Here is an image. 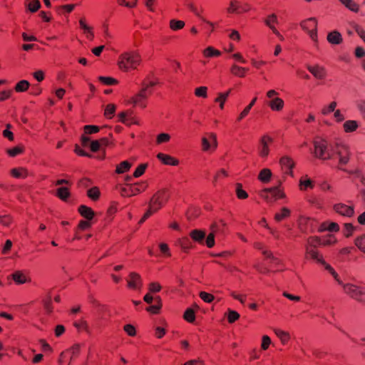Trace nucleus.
<instances>
[{"mask_svg": "<svg viewBox=\"0 0 365 365\" xmlns=\"http://www.w3.org/2000/svg\"><path fill=\"white\" fill-rule=\"evenodd\" d=\"M141 61L142 58L138 51H128L118 56V66L121 71L128 72L137 69Z\"/></svg>", "mask_w": 365, "mask_h": 365, "instance_id": "obj_1", "label": "nucleus"}, {"mask_svg": "<svg viewBox=\"0 0 365 365\" xmlns=\"http://www.w3.org/2000/svg\"><path fill=\"white\" fill-rule=\"evenodd\" d=\"M155 79H145L142 84L140 91L133 97V103L135 106L145 108L147 106L146 100L153 93V88L157 85Z\"/></svg>", "mask_w": 365, "mask_h": 365, "instance_id": "obj_2", "label": "nucleus"}, {"mask_svg": "<svg viewBox=\"0 0 365 365\" xmlns=\"http://www.w3.org/2000/svg\"><path fill=\"white\" fill-rule=\"evenodd\" d=\"M314 144V155L323 160H330L333 158L331 152L334 153L336 148H333L328 143L327 140L321 137H317L313 141Z\"/></svg>", "mask_w": 365, "mask_h": 365, "instance_id": "obj_3", "label": "nucleus"}, {"mask_svg": "<svg viewBox=\"0 0 365 365\" xmlns=\"http://www.w3.org/2000/svg\"><path fill=\"white\" fill-rule=\"evenodd\" d=\"M308 243L309 246L306 247L307 255H309L312 259L324 265L325 269L328 270L334 278H336L337 273L329 264H327L322 259V257L317 251L314 250V248L316 247L317 244H316L314 237L310 238L308 241Z\"/></svg>", "mask_w": 365, "mask_h": 365, "instance_id": "obj_4", "label": "nucleus"}, {"mask_svg": "<svg viewBox=\"0 0 365 365\" xmlns=\"http://www.w3.org/2000/svg\"><path fill=\"white\" fill-rule=\"evenodd\" d=\"M343 287L344 292L351 298L365 304V289L352 284H344L339 278H334Z\"/></svg>", "mask_w": 365, "mask_h": 365, "instance_id": "obj_5", "label": "nucleus"}, {"mask_svg": "<svg viewBox=\"0 0 365 365\" xmlns=\"http://www.w3.org/2000/svg\"><path fill=\"white\" fill-rule=\"evenodd\" d=\"M147 183L145 182H140L134 184H126L120 189V194L123 197H132L136 195L147 188Z\"/></svg>", "mask_w": 365, "mask_h": 365, "instance_id": "obj_6", "label": "nucleus"}, {"mask_svg": "<svg viewBox=\"0 0 365 365\" xmlns=\"http://www.w3.org/2000/svg\"><path fill=\"white\" fill-rule=\"evenodd\" d=\"M168 199L169 193L167 190H159L151 197L149 205H151L152 209L159 210Z\"/></svg>", "mask_w": 365, "mask_h": 365, "instance_id": "obj_7", "label": "nucleus"}, {"mask_svg": "<svg viewBox=\"0 0 365 365\" xmlns=\"http://www.w3.org/2000/svg\"><path fill=\"white\" fill-rule=\"evenodd\" d=\"M217 138L213 134H210L202 138V150L207 153H212L217 149Z\"/></svg>", "mask_w": 365, "mask_h": 365, "instance_id": "obj_8", "label": "nucleus"}, {"mask_svg": "<svg viewBox=\"0 0 365 365\" xmlns=\"http://www.w3.org/2000/svg\"><path fill=\"white\" fill-rule=\"evenodd\" d=\"M301 27L308 32L310 38L313 41L317 40V20L314 17H311L305 21H303L300 24Z\"/></svg>", "mask_w": 365, "mask_h": 365, "instance_id": "obj_9", "label": "nucleus"}, {"mask_svg": "<svg viewBox=\"0 0 365 365\" xmlns=\"http://www.w3.org/2000/svg\"><path fill=\"white\" fill-rule=\"evenodd\" d=\"M128 287L131 289H140L143 287V279L141 276L135 272L129 274L127 278Z\"/></svg>", "mask_w": 365, "mask_h": 365, "instance_id": "obj_10", "label": "nucleus"}, {"mask_svg": "<svg viewBox=\"0 0 365 365\" xmlns=\"http://www.w3.org/2000/svg\"><path fill=\"white\" fill-rule=\"evenodd\" d=\"M261 196L268 202H272L273 197L282 198L284 197V195L278 189L277 187H274L263 190L261 193Z\"/></svg>", "mask_w": 365, "mask_h": 365, "instance_id": "obj_11", "label": "nucleus"}, {"mask_svg": "<svg viewBox=\"0 0 365 365\" xmlns=\"http://www.w3.org/2000/svg\"><path fill=\"white\" fill-rule=\"evenodd\" d=\"M334 153L339 158V162L341 165H346L349 160V151L346 145H336Z\"/></svg>", "mask_w": 365, "mask_h": 365, "instance_id": "obj_12", "label": "nucleus"}, {"mask_svg": "<svg viewBox=\"0 0 365 365\" xmlns=\"http://www.w3.org/2000/svg\"><path fill=\"white\" fill-rule=\"evenodd\" d=\"M334 210L339 214L346 217H351L354 213V207L343 203L334 205Z\"/></svg>", "mask_w": 365, "mask_h": 365, "instance_id": "obj_13", "label": "nucleus"}, {"mask_svg": "<svg viewBox=\"0 0 365 365\" xmlns=\"http://www.w3.org/2000/svg\"><path fill=\"white\" fill-rule=\"evenodd\" d=\"M79 26L86 38L89 41H93L94 38L93 29L86 23L85 18L80 19Z\"/></svg>", "mask_w": 365, "mask_h": 365, "instance_id": "obj_14", "label": "nucleus"}, {"mask_svg": "<svg viewBox=\"0 0 365 365\" xmlns=\"http://www.w3.org/2000/svg\"><path fill=\"white\" fill-rule=\"evenodd\" d=\"M156 157L163 164L166 165L177 166L180 163L177 158L163 153H158Z\"/></svg>", "mask_w": 365, "mask_h": 365, "instance_id": "obj_15", "label": "nucleus"}, {"mask_svg": "<svg viewBox=\"0 0 365 365\" xmlns=\"http://www.w3.org/2000/svg\"><path fill=\"white\" fill-rule=\"evenodd\" d=\"M176 244L179 246L183 252L187 253L189 251L194 248V245L191 240L188 237H182L179 238Z\"/></svg>", "mask_w": 365, "mask_h": 365, "instance_id": "obj_16", "label": "nucleus"}, {"mask_svg": "<svg viewBox=\"0 0 365 365\" xmlns=\"http://www.w3.org/2000/svg\"><path fill=\"white\" fill-rule=\"evenodd\" d=\"M268 142H272V138L264 135L260 140V146L259 148V152L262 157L265 158L269 154Z\"/></svg>", "mask_w": 365, "mask_h": 365, "instance_id": "obj_17", "label": "nucleus"}, {"mask_svg": "<svg viewBox=\"0 0 365 365\" xmlns=\"http://www.w3.org/2000/svg\"><path fill=\"white\" fill-rule=\"evenodd\" d=\"M11 278L16 284H23L30 281L29 277L23 271H16L11 274Z\"/></svg>", "mask_w": 365, "mask_h": 365, "instance_id": "obj_18", "label": "nucleus"}, {"mask_svg": "<svg viewBox=\"0 0 365 365\" xmlns=\"http://www.w3.org/2000/svg\"><path fill=\"white\" fill-rule=\"evenodd\" d=\"M279 163L282 165V169L284 170V173L288 175L292 174V168L294 167V163L292 159L287 156H284L281 158Z\"/></svg>", "mask_w": 365, "mask_h": 365, "instance_id": "obj_19", "label": "nucleus"}, {"mask_svg": "<svg viewBox=\"0 0 365 365\" xmlns=\"http://www.w3.org/2000/svg\"><path fill=\"white\" fill-rule=\"evenodd\" d=\"M78 211L79 214L87 220H91L95 215L94 211L90 207L84 205H80L78 208Z\"/></svg>", "mask_w": 365, "mask_h": 365, "instance_id": "obj_20", "label": "nucleus"}, {"mask_svg": "<svg viewBox=\"0 0 365 365\" xmlns=\"http://www.w3.org/2000/svg\"><path fill=\"white\" fill-rule=\"evenodd\" d=\"M307 69L316 78L323 79L325 76L324 68L319 65L314 66H307Z\"/></svg>", "mask_w": 365, "mask_h": 365, "instance_id": "obj_21", "label": "nucleus"}, {"mask_svg": "<svg viewBox=\"0 0 365 365\" xmlns=\"http://www.w3.org/2000/svg\"><path fill=\"white\" fill-rule=\"evenodd\" d=\"M206 233L201 230H192L190 232V238L195 242L202 244L205 237Z\"/></svg>", "mask_w": 365, "mask_h": 365, "instance_id": "obj_22", "label": "nucleus"}, {"mask_svg": "<svg viewBox=\"0 0 365 365\" xmlns=\"http://www.w3.org/2000/svg\"><path fill=\"white\" fill-rule=\"evenodd\" d=\"M10 173L12 177L16 179H25L29 175V171L23 167L15 168L11 170Z\"/></svg>", "mask_w": 365, "mask_h": 365, "instance_id": "obj_23", "label": "nucleus"}, {"mask_svg": "<svg viewBox=\"0 0 365 365\" xmlns=\"http://www.w3.org/2000/svg\"><path fill=\"white\" fill-rule=\"evenodd\" d=\"M327 41L331 44L338 45L342 42V36L337 31H332L327 34Z\"/></svg>", "mask_w": 365, "mask_h": 365, "instance_id": "obj_24", "label": "nucleus"}, {"mask_svg": "<svg viewBox=\"0 0 365 365\" xmlns=\"http://www.w3.org/2000/svg\"><path fill=\"white\" fill-rule=\"evenodd\" d=\"M202 55L205 58H217L221 55V51L212 46H208L202 51Z\"/></svg>", "mask_w": 365, "mask_h": 365, "instance_id": "obj_25", "label": "nucleus"}, {"mask_svg": "<svg viewBox=\"0 0 365 365\" xmlns=\"http://www.w3.org/2000/svg\"><path fill=\"white\" fill-rule=\"evenodd\" d=\"M70 195V191L66 187H61L56 190V196L63 201H66Z\"/></svg>", "mask_w": 365, "mask_h": 365, "instance_id": "obj_26", "label": "nucleus"}, {"mask_svg": "<svg viewBox=\"0 0 365 365\" xmlns=\"http://www.w3.org/2000/svg\"><path fill=\"white\" fill-rule=\"evenodd\" d=\"M30 86V83L26 80H21L14 86V91L16 93H22L26 91Z\"/></svg>", "mask_w": 365, "mask_h": 365, "instance_id": "obj_27", "label": "nucleus"}, {"mask_svg": "<svg viewBox=\"0 0 365 365\" xmlns=\"http://www.w3.org/2000/svg\"><path fill=\"white\" fill-rule=\"evenodd\" d=\"M131 168V163L127 160L121 162L116 166L115 173L123 174L128 172Z\"/></svg>", "mask_w": 365, "mask_h": 365, "instance_id": "obj_28", "label": "nucleus"}, {"mask_svg": "<svg viewBox=\"0 0 365 365\" xmlns=\"http://www.w3.org/2000/svg\"><path fill=\"white\" fill-rule=\"evenodd\" d=\"M101 195L100 190L98 187H93L88 190L87 196L93 201H97Z\"/></svg>", "mask_w": 365, "mask_h": 365, "instance_id": "obj_29", "label": "nucleus"}, {"mask_svg": "<svg viewBox=\"0 0 365 365\" xmlns=\"http://www.w3.org/2000/svg\"><path fill=\"white\" fill-rule=\"evenodd\" d=\"M185 24L183 21L171 19L169 23L170 29L173 31H178L184 28Z\"/></svg>", "mask_w": 365, "mask_h": 365, "instance_id": "obj_30", "label": "nucleus"}, {"mask_svg": "<svg viewBox=\"0 0 365 365\" xmlns=\"http://www.w3.org/2000/svg\"><path fill=\"white\" fill-rule=\"evenodd\" d=\"M284 101L279 98H273L270 103L269 106L272 110H279L283 108Z\"/></svg>", "mask_w": 365, "mask_h": 365, "instance_id": "obj_31", "label": "nucleus"}, {"mask_svg": "<svg viewBox=\"0 0 365 365\" xmlns=\"http://www.w3.org/2000/svg\"><path fill=\"white\" fill-rule=\"evenodd\" d=\"M207 91V86H200L195 89L194 94L197 98H207L208 96Z\"/></svg>", "mask_w": 365, "mask_h": 365, "instance_id": "obj_32", "label": "nucleus"}, {"mask_svg": "<svg viewBox=\"0 0 365 365\" xmlns=\"http://www.w3.org/2000/svg\"><path fill=\"white\" fill-rule=\"evenodd\" d=\"M200 209L197 207H190L187 211V217L189 220H193L200 215Z\"/></svg>", "mask_w": 365, "mask_h": 365, "instance_id": "obj_33", "label": "nucleus"}, {"mask_svg": "<svg viewBox=\"0 0 365 365\" xmlns=\"http://www.w3.org/2000/svg\"><path fill=\"white\" fill-rule=\"evenodd\" d=\"M227 171L225 169L220 170L214 177V185L215 186H217L218 183L221 182L222 179L227 178Z\"/></svg>", "mask_w": 365, "mask_h": 365, "instance_id": "obj_34", "label": "nucleus"}, {"mask_svg": "<svg viewBox=\"0 0 365 365\" xmlns=\"http://www.w3.org/2000/svg\"><path fill=\"white\" fill-rule=\"evenodd\" d=\"M228 97V91L219 93L215 101L219 104L220 109H224L225 103Z\"/></svg>", "mask_w": 365, "mask_h": 365, "instance_id": "obj_35", "label": "nucleus"}, {"mask_svg": "<svg viewBox=\"0 0 365 365\" xmlns=\"http://www.w3.org/2000/svg\"><path fill=\"white\" fill-rule=\"evenodd\" d=\"M43 306L47 314H51L53 311V307L52 305V300L51 295H48L47 298L43 300Z\"/></svg>", "mask_w": 365, "mask_h": 365, "instance_id": "obj_36", "label": "nucleus"}, {"mask_svg": "<svg viewBox=\"0 0 365 365\" xmlns=\"http://www.w3.org/2000/svg\"><path fill=\"white\" fill-rule=\"evenodd\" d=\"M347 9L354 12H358L359 6L353 0H339Z\"/></svg>", "mask_w": 365, "mask_h": 365, "instance_id": "obj_37", "label": "nucleus"}, {"mask_svg": "<svg viewBox=\"0 0 365 365\" xmlns=\"http://www.w3.org/2000/svg\"><path fill=\"white\" fill-rule=\"evenodd\" d=\"M339 227L336 222H330V223H324L320 229V231L329 230L330 232H336L338 231Z\"/></svg>", "mask_w": 365, "mask_h": 365, "instance_id": "obj_38", "label": "nucleus"}, {"mask_svg": "<svg viewBox=\"0 0 365 365\" xmlns=\"http://www.w3.org/2000/svg\"><path fill=\"white\" fill-rule=\"evenodd\" d=\"M358 128V123L356 120H347L344 123V128L346 132H353Z\"/></svg>", "mask_w": 365, "mask_h": 365, "instance_id": "obj_39", "label": "nucleus"}, {"mask_svg": "<svg viewBox=\"0 0 365 365\" xmlns=\"http://www.w3.org/2000/svg\"><path fill=\"white\" fill-rule=\"evenodd\" d=\"M171 136L168 133H162L156 137V144L160 145L163 143H168L170 140Z\"/></svg>", "mask_w": 365, "mask_h": 365, "instance_id": "obj_40", "label": "nucleus"}, {"mask_svg": "<svg viewBox=\"0 0 365 365\" xmlns=\"http://www.w3.org/2000/svg\"><path fill=\"white\" fill-rule=\"evenodd\" d=\"M272 176L271 170L269 169H263L261 170L259 175V180L263 182H267L270 180Z\"/></svg>", "mask_w": 365, "mask_h": 365, "instance_id": "obj_41", "label": "nucleus"}, {"mask_svg": "<svg viewBox=\"0 0 365 365\" xmlns=\"http://www.w3.org/2000/svg\"><path fill=\"white\" fill-rule=\"evenodd\" d=\"M159 249L162 255L165 257H171V252L168 244L161 242L159 244Z\"/></svg>", "mask_w": 365, "mask_h": 365, "instance_id": "obj_42", "label": "nucleus"}, {"mask_svg": "<svg viewBox=\"0 0 365 365\" xmlns=\"http://www.w3.org/2000/svg\"><path fill=\"white\" fill-rule=\"evenodd\" d=\"M115 111V106L114 104H108L105 108L104 115L107 118H112Z\"/></svg>", "mask_w": 365, "mask_h": 365, "instance_id": "obj_43", "label": "nucleus"}, {"mask_svg": "<svg viewBox=\"0 0 365 365\" xmlns=\"http://www.w3.org/2000/svg\"><path fill=\"white\" fill-rule=\"evenodd\" d=\"M27 6L29 10L31 12L34 13L39 9L41 4L38 0H30V1L28 3Z\"/></svg>", "mask_w": 365, "mask_h": 365, "instance_id": "obj_44", "label": "nucleus"}, {"mask_svg": "<svg viewBox=\"0 0 365 365\" xmlns=\"http://www.w3.org/2000/svg\"><path fill=\"white\" fill-rule=\"evenodd\" d=\"M245 72V69L244 68L235 65L232 66V68H230V73H232L234 75L240 77L244 76Z\"/></svg>", "mask_w": 365, "mask_h": 365, "instance_id": "obj_45", "label": "nucleus"}, {"mask_svg": "<svg viewBox=\"0 0 365 365\" xmlns=\"http://www.w3.org/2000/svg\"><path fill=\"white\" fill-rule=\"evenodd\" d=\"M299 185H300L301 190H304V189H306L308 187L313 188L314 187V182L309 178H306V179L302 178L299 181Z\"/></svg>", "mask_w": 365, "mask_h": 365, "instance_id": "obj_46", "label": "nucleus"}, {"mask_svg": "<svg viewBox=\"0 0 365 365\" xmlns=\"http://www.w3.org/2000/svg\"><path fill=\"white\" fill-rule=\"evenodd\" d=\"M274 331L276 334V335L279 338H280V339L283 344H285L287 341V340L289 339V334L287 332H285V331L278 329H274Z\"/></svg>", "mask_w": 365, "mask_h": 365, "instance_id": "obj_47", "label": "nucleus"}, {"mask_svg": "<svg viewBox=\"0 0 365 365\" xmlns=\"http://www.w3.org/2000/svg\"><path fill=\"white\" fill-rule=\"evenodd\" d=\"M81 350V346L78 344H76L73 346H72L68 351L71 353V360L73 359L74 358L77 357L80 354Z\"/></svg>", "mask_w": 365, "mask_h": 365, "instance_id": "obj_48", "label": "nucleus"}, {"mask_svg": "<svg viewBox=\"0 0 365 365\" xmlns=\"http://www.w3.org/2000/svg\"><path fill=\"white\" fill-rule=\"evenodd\" d=\"M290 210L287 209V207H283L282 209L281 213H276L274 215V219L276 221L279 222L284 217H287L289 215Z\"/></svg>", "mask_w": 365, "mask_h": 365, "instance_id": "obj_49", "label": "nucleus"}, {"mask_svg": "<svg viewBox=\"0 0 365 365\" xmlns=\"http://www.w3.org/2000/svg\"><path fill=\"white\" fill-rule=\"evenodd\" d=\"M355 245L361 251L365 253V235L357 237L355 240Z\"/></svg>", "mask_w": 365, "mask_h": 365, "instance_id": "obj_50", "label": "nucleus"}, {"mask_svg": "<svg viewBox=\"0 0 365 365\" xmlns=\"http://www.w3.org/2000/svg\"><path fill=\"white\" fill-rule=\"evenodd\" d=\"M137 1L138 0H117V2L120 6L133 8L136 6Z\"/></svg>", "mask_w": 365, "mask_h": 365, "instance_id": "obj_51", "label": "nucleus"}, {"mask_svg": "<svg viewBox=\"0 0 365 365\" xmlns=\"http://www.w3.org/2000/svg\"><path fill=\"white\" fill-rule=\"evenodd\" d=\"M212 232L207 235L205 240V244L209 248H212L215 245L214 225L212 227Z\"/></svg>", "mask_w": 365, "mask_h": 365, "instance_id": "obj_52", "label": "nucleus"}, {"mask_svg": "<svg viewBox=\"0 0 365 365\" xmlns=\"http://www.w3.org/2000/svg\"><path fill=\"white\" fill-rule=\"evenodd\" d=\"M190 10L196 15L198 17H200L204 22H205L208 25H214L213 23L210 22V21H208L207 20H205L202 16H201V13H202V10L201 9H198L196 6H195L194 5L191 4L190 6Z\"/></svg>", "mask_w": 365, "mask_h": 365, "instance_id": "obj_53", "label": "nucleus"}, {"mask_svg": "<svg viewBox=\"0 0 365 365\" xmlns=\"http://www.w3.org/2000/svg\"><path fill=\"white\" fill-rule=\"evenodd\" d=\"M184 319L188 322H193L195 319L194 311L192 309H187L184 313Z\"/></svg>", "mask_w": 365, "mask_h": 365, "instance_id": "obj_54", "label": "nucleus"}, {"mask_svg": "<svg viewBox=\"0 0 365 365\" xmlns=\"http://www.w3.org/2000/svg\"><path fill=\"white\" fill-rule=\"evenodd\" d=\"M235 191L237 197L240 199H245L248 197L247 192L242 188L240 184L236 185Z\"/></svg>", "mask_w": 365, "mask_h": 365, "instance_id": "obj_55", "label": "nucleus"}, {"mask_svg": "<svg viewBox=\"0 0 365 365\" xmlns=\"http://www.w3.org/2000/svg\"><path fill=\"white\" fill-rule=\"evenodd\" d=\"M83 129L85 134L88 135L96 133L100 130V128L98 126L91 125H85Z\"/></svg>", "mask_w": 365, "mask_h": 365, "instance_id": "obj_56", "label": "nucleus"}, {"mask_svg": "<svg viewBox=\"0 0 365 365\" xmlns=\"http://www.w3.org/2000/svg\"><path fill=\"white\" fill-rule=\"evenodd\" d=\"M73 325L78 331L86 330L88 328L87 322L83 319L76 321Z\"/></svg>", "mask_w": 365, "mask_h": 365, "instance_id": "obj_57", "label": "nucleus"}, {"mask_svg": "<svg viewBox=\"0 0 365 365\" xmlns=\"http://www.w3.org/2000/svg\"><path fill=\"white\" fill-rule=\"evenodd\" d=\"M262 254L265 256L267 259H269L272 263L279 264L280 261L277 257H274L272 253L267 250H263Z\"/></svg>", "mask_w": 365, "mask_h": 365, "instance_id": "obj_58", "label": "nucleus"}, {"mask_svg": "<svg viewBox=\"0 0 365 365\" xmlns=\"http://www.w3.org/2000/svg\"><path fill=\"white\" fill-rule=\"evenodd\" d=\"M161 289L162 287L158 282H151L148 285V291L150 293L159 292Z\"/></svg>", "mask_w": 365, "mask_h": 365, "instance_id": "obj_59", "label": "nucleus"}, {"mask_svg": "<svg viewBox=\"0 0 365 365\" xmlns=\"http://www.w3.org/2000/svg\"><path fill=\"white\" fill-rule=\"evenodd\" d=\"M123 330L130 336H135L136 335V329L132 324H125Z\"/></svg>", "mask_w": 365, "mask_h": 365, "instance_id": "obj_60", "label": "nucleus"}, {"mask_svg": "<svg viewBox=\"0 0 365 365\" xmlns=\"http://www.w3.org/2000/svg\"><path fill=\"white\" fill-rule=\"evenodd\" d=\"M12 218L9 215H0V224L3 226L8 227L11 225Z\"/></svg>", "mask_w": 365, "mask_h": 365, "instance_id": "obj_61", "label": "nucleus"}, {"mask_svg": "<svg viewBox=\"0 0 365 365\" xmlns=\"http://www.w3.org/2000/svg\"><path fill=\"white\" fill-rule=\"evenodd\" d=\"M23 148L19 146L14 147L7 150V153L11 157H15L23 153Z\"/></svg>", "mask_w": 365, "mask_h": 365, "instance_id": "obj_62", "label": "nucleus"}, {"mask_svg": "<svg viewBox=\"0 0 365 365\" xmlns=\"http://www.w3.org/2000/svg\"><path fill=\"white\" fill-rule=\"evenodd\" d=\"M146 167L147 165L145 164H140L138 165L133 173V176L135 178L140 177L145 173Z\"/></svg>", "mask_w": 365, "mask_h": 365, "instance_id": "obj_63", "label": "nucleus"}, {"mask_svg": "<svg viewBox=\"0 0 365 365\" xmlns=\"http://www.w3.org/2000/svg\"><path fill=\"white\" fill-rule=\"evenodd\" d=\"M200 297L207 303H210L213 301L214 297L212 294L207 293L206 292H201L200 293Z\"/></svg>", "mask_w": 365, "mask_h": 365, "instance_id": "obj_64", "label": "nucleus"}]
</instances>
